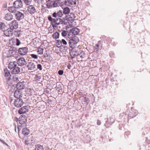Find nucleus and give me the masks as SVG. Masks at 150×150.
Returning a JSON list of instances; mask_svg holds the SVG:
<instances>
[{
  "mask_svg": "<svg viewBox=\"0 0 150 150\" xmlns=\"http://www.w3.org/2000/svg\"><path fill=\"white\" fill-rule=\"evenodd\" d=\"M24 103L23 100L21 98H17L14 101V105L17 108H20L21 107Z\"/></svg>",
  "mask_w": 150,
  "mask_h": 150,
  "instance_id": "1",
  "label": "nucleus"
},
{
  "mask_svg": "<svg viewBox=\"0 0 150 150\" xmlns=\"http://www.w3.org/2000/svg\"><path fill=\"white\" fill-rule=\"evenodd\" d=\"M13 5L16 8L19 9L22 7L23 3L21 0H16L13 2Z\"/></svg>",
  "mask_w": 150,
  "mask_h": 150,
  "instance_id": "2",
  "label": "nucleus"
},
{
  "mask_svg": "<svg viewBox=\"0 0 150 150\" xmlns=\"http://www.w3.org/2000/svg\"><path fill=\"white\" fill-rule=\"evenodd\" d=\"M18 53L21 55H25L28 52V49L26 47L20 48L18 50Z\"/></svg>",
  "mask_w": 150,
  "mask_h": 150,
  "instance_id": "3",
  "label": "nucleus"
},
{
  "mask_svg": "<svg viewBox=\"0 0 150 150\" xmlns=\"http://www.w3.org/2000/svg\"><path fill=\"white\" fill-rule=\"evenodd\" d=\"M10 28L13 30L16 29L18 27V24L17 22L14 20L11 22L9 24Z\"/></svg>",
  "mask_w": 150,
  "mask_h": 150,
  "instance_id": "4",
  "label": "nucleus"
},
{
  "mask_svg": "<svg viewBox=\"0 0 150 150\" xmlns=\"http://www.w3.org/2000/svg\"><path fill=\"white\" fill-rule=\"evenodd\" d=\"M12 29L10 28H7L4 31V34L7 36L10 37L12 36L13 34V31Z\"/></svg>",
  "mask_w": 150,
  "mask_h": 150,
  "instance_id": "5",
  "label": "nucleus"
},
{
  "mask_svg": "<svg viewBox=\"0 0 150 150\" xmlns=\"http://www.w3.org/2000/svg\"><path fill=\"white\" fill-rule=\"evenodd\" d=\"M4 76L6 78V79L8 81H10L11 79V75L10 71L7 68H5L4 70Z\"/></svg>",
  "mask_w": 150,
  "mask_h": 150,
  "instance_id": "6",
  "label": "nucleus"
},
{
  "mask_svg": "<svg viewBox=\"0 0 150 150\" xmlns=\"http://www.w3.org/2000/svg\"><path fill=\"white\" fill-rule=\"evenodd\" d=\"M29 107L28 106H25L21 108L18 110V113L20 114L25 113L28 111Z\"/></svg>",
  "mask_w": 150,
  "mask_h": 150,
  "instance_id": "7",
  "label": "nucleus"
},
{
  "mask_svg": "<svg viewBox=\"0 0 150 150\" xmlns=\"http://www.w3.org/2000/svg\"><path fill=\"white\" fill-rule=\"evenodd\" d=\"M15 17L18 21H20L24 18V15L20 11H17L15 14Z\"/></svg>",
  "mask_w": 150,
  "mask_h": 150,
  "instance_id": "8",
  "label": "nucleus"
},
{
  "mask_svg": "<svg viewBox=\"0 0 150 150\" xmlns=\"http://www.w3.org/2000/svg\"><path fill=\"white\" fill-rule=\"evenodd\" d=\"M22 91L21 90H16L14 93V97L17 98H20L22 97Z\"/></svg>",
  "mask_w": 150,
  "mask_h": 150,
  "instance_id": "9",
  "label": "nucleus"
},
{
  "mask_svg": "<svg viewBox=\"0 0 150 150\" xmlns=\"http://www.w3.org/2000/svg\"><path fill=\"white\" fill-rule=\"evenodd\" d=\"M27 10L28 12L31 14H34L36 11L35 7L32 5H29L27 7Z\"/></svg>",
  "mask_w": 150,
  "mask_h": 150,
  "instance_id": "10",
  "label": "nucleus"
},
{
  "mask_svg": "<svg viewBox=\"0 0 150 150\" xmlns=\"http://www.w3.org/2000/svg\"><path fill=\"white\" fill-rule=\"evenodd\" d=\"M25 86L23 83L21 82H19L16 85V87L15 88H16V90H21L24 88Z\"/></svg>",
  "mask_w": 150,
  "mask_h": 150,
  "instance_id": "11",
  "label": "nucleus"
},
{
  "mask_svg": "<svg viewBox=\"0 0 150 150\" xmlns=\"http://www.w3.org/2000/svg\"><path fill=\"white\" fill-rule=\"evenodd\" d=\"M67 40H68L69 41L68 42L69 47L71 48L74 47L76 45V44L78 43L73 39H72L71 40H69L67 39Z\"/></svg>",
  "mask_w": 150,
  "mask_h": 150,
  "instance_id": "12",
  "label": "nucleus"
},
{
  "mask_svg": "<svg viewBox=\"0 0 150 150\" xmlns=\"http://www.w3.org/2000/svg\"><path fill=\"white\" fill-rule=\"evenodd\" d=\"M70 33H71L74 35H78L80 32V30L76 27L73 28L70 30Z\"/></svg>",
  "mask_w": 150,
  "mask_h": 150,
  "instance_id": "13",
  "label": "nucleus"
},
{
  "mask_svg": "<svg viewBox=\"0 0 150 150\" xmlns=\"http://www.w3.org/2000/svg\"><path fill=\"white\" fill-rule=\"evenodd\" d=\"M18 62L19 65L20 66H23L27 64V62L23 58H19L18 59Z\"/></svg>",
  "mask_w": 150,
  "mask_h": 150,
  "instance_id": "14",
  "label": "nucleus"
},
{
  "mask_svg": "<svg viewBox=\"0 0 150 150\" xmlns=\"http://www.w3.org/2000/svg\"><path fill=\"white\" fill-rule=\"evenodd\" d=\"M61 4V1L59 0H55L52 3V8H55L59 7L60 5Z\"/></svg>",
  "mask_w": 150,
  "mask_h": 150,
  "instance_id": "15",
  "label": "nucleus"
},
{
  "mask_svg": "<svg viewBox=\"0 0 150 150\" xmlns=\"http://www.w3.org/2000/svg\"><path fill=\"white\" fill-rule=\"evenodd\" d=\"M20 68L16 66L11 71V72L12 74H18L20 72Z\"/></svg>",
  "mask_w": 150,
  "mask_h": 150,
  "instance_id": "16",
  "label": "nucleus"
},
{
  "mask_svg": "<svg viewBox=\"0 0 150 150\" xmlns=\"http://www.w3.org/2000/svg\"><path fill=\"white\" fill-rule=\"evenodd\" d=\"M4 18L7 21H11L13 19L12 15L11 13H7L5 16Z\"/></svg>",
  "mask_w": 150,
  "mask_h": 150,
  "instance_id": "17",
  "label": "nucleus"
},
{
  "mask_svg": "<svg viewBox=\"0 0 150 150\" xmlns=\"http://www.w3.org/2000/svg\"><path fill=\"white\" fill-rule=\"evenodd\" d=\"M17 66V63L16 62H11L8 65V67L11 69H13Z\"/></svg>",
  "mask_w": 150,
  "mask_h": 150,
  "instance_id": "18",
  "label": "nucleus"
},
{
  "mask_svg": "<svg viewBox=\"0 0 150 150\" xmlns=\"http://www.w3.org/2000/svg\"><path fill=\"white\" fill-rule=\"evenodd\" d=\"M22 133L24 135H27L30 134V130L27 127H25L23 129Z\"/></svg>",
  "mask_w": 150,
  "mask_h": 150,
  "instance_id": "19",
  "label": "nucleus"
},
{
  "mask_svg": "<svg viewBox=\"0 0 150 150\" xmlns=\"http://www.w3.org/2000/svg\"><path fill=\"white\" fill-rule=\"evenodd\" d=\"M137 115V113L135 111L131 110L128 114V116L131 118H133L135 117Z\"/></svg>",
  "mask_w": 150,
  "mask_h": 150,
  "instance_id": "20",
  "label": "nucleus"
},
{
  "mask_svg": "<svg viewBox=\"0 0 150 150\" xmlns=\"http://www.w3.org/2000/svg\"><path fill=\"white\" fill-rule=\"evenodd\" d=\"M54 40H56L59 38V33L58 32L56 31L54 33L52 36Z\"/></svg>",
  "mask_w": 150,
  "mask_h": 150,
  "instance_id": "21",
  "label": "nucleus"
},
{
  "mask_svg": "<svg viewBox=\"0 0 150 150\" xmlns=\"http://www.w3.org/2000/svg\"><path fill=\"white\" fill-rule=\"evenodd\" d=\"M8 10L10 11L12 13H15L16 12L17 10L15 8L14 6H12L8 7Z\"/></svg>",
  "mask_w": 150,
  "mask_h": 150,
  "instance_id": "22",
  "label": "nucleus"
},
{
  "mask_svg": "<svg viewBox=\"0 0 150 150\" xmlns=\"http://www.w3.org/2000/svg\"><path fill=\"white\" fill-rule=\"evenodd\" d=\"M7 27L5 25V23H3L0 22V29L2 30L3 31L6 30Z\"/></svg>",
  "mask_w": 150,
  "mask_h": 150,
  "instance_id": "23",
  "label": "nucleus"
},
{
  "mask_svg": "<svg viewBox=\"0 0 150 150\" xmlns=\"http://www.w3.org/2000/svg\"><path fill=\"white\" fill-rule=\"evenodd\" d=\"M70 9L68 7H66L64 8L63 10V13L65 14H68L69 13Z\"/></svg>",
  "mask_w": 150,
  "mask_h": 150,
  "instance_id": "24",
  "label": "nucleus"
},
{
  "mask_svg": "<svg viewBox=\"0 0 150 150\" xmlns=\"http://www.w3.org/2000/svg\"><path fill=\"white\" fill-rule=\"evenodd\" d=\"M76 52L74 51V50H71V51L69 52L70 55L71 56V58L72 59L74 58H75L76 56Z\"/></svg>",
  "mask_w": 150,
  "mask_h": 150,
  "instance_id": "25",
  "label": "nucleus"
},
{
  "mask_svg": "<svg viewBox=\"0 0 150 150\" xmlns=\"http://www.w3.org/2000/svg\"><path fill=\"white\" fill-rule=\"evenodd\" d=\"M28 64H30V70H33L34 69L36 68V65L34 64L32 62H28Z\"/></svg>",
  "mask_w": 150,
  "mask_h": 150,
  "instance_id": "26",
  "label": "nucleus"
},
{
  "mask_svg": "<svg viewBox=\"0 0 150 150\" xmlns=\"http://www.w3.org/2000/svg\"><path fill=\"white\" fill-rule=\"evenodd\" d=\"M48 20L51 21V24H53V23H56L55 19L52 18L51 16L49 15L48 17Z\"/></svg>",
  "mask_w": 150,
  "mask_h": 150,
  "instance_id": "27",
  "label": "nucleus"
},
{
  "mask_svg": "<svg viewBox=\"0 0 150 150\" xmlns=\"http://www.w3.org/2000/svg\"><path fill=\"white\" fill-rule=\"evenodd\" d=\"M27 117L24 115H22L20 116L19 118V120L25 121H27Z\"/></svg>",
  "mask_w": 150,
  "mask_h": 150,
  "instance_id": "28",
  "label": "nucleus"
},
{
  "mask_svg": "<svg viewBox=\"0 0 150 150\" xmlns=\"http://www.w3.org/2000/svg\"><path fill=\"white\" fill-rule=\"evenodd\" d=\"M17 49L16 47H13L11 48V50H10L9 52L10 53L12 54L14 52H15V53L16 52H17Z\"/></svg>",
  "mask_w": 150,
  "mask_h": 150,
  "instance_id": "29",
  "label": "nucleus"
},
{
  "mask_svg": "<svg viewBox=\"0 0 150 150\" xmlns=\"http://www.w3.org/2000/svg\"><path fill=\"white\" fill-rule=\"evenodd\" d=\"M63 20L64 21V24L65 25H66L67 24V23H68V16L66 15V16L63 17Z\"/></svg>",
  "mask_w": 150,
  "mask_h": 150,
  "instance_id": "30",
  "label": "nucleus"
},
{
  "mask_svg": "<svg viewBox=\"0 0 150 150\" xmlns=\"http://www.w3.org/2000/svg\"><path fill=\"white\" fill-rule=\"evenodd\" d=\"M56 44L57 45V47H60L61 46H62V41L60 40H56Z\"/></svg>",
  "mask_w": 150,
  "mask_h": 150,
  "instance_id": "31",
  "label": "nucleus"
},
{
  "mask_svg": "<svg viewBox=\"0 0 150 150\" xmlns=\"http://www.w3.org/2000/svg\"><path fill=\"white\" fill-rule=\"evenodd\" d=\"M111 125L109 123V120L108 118H107V120L106 121V122L105 124V126L106 128H108L110 127Z\"/></svg>",
  "mask_w": 150,
  "mask_h": 150,
  "instance_id": "32",
  "label": "nucleus"
},
{
  "mask_svg": "<svg viewBox=\"0 0 150 150\" xmlns=\"http://www.w3.org/2000/svg\"><path fill=\"white\" fill-rule=\"evenodd\" d=\"M68 32H69L68 31H66L65 30H62L61 33V35L63 37H65L67 35V33Z\"/></svg>",
  "mask_w": 150,
  "mask_h": 150,
  "instance_id": "33",
  "label": "nucleus"
},
{
  "mask_svg": "<svg viewBox=\"0 0 150 150\" xmlns=\"http://www.w3.org/2000/svg\"><path fill=\"white\" fill-rule=\"evenodd\" d=\"M23 1L26 5H28L31 4L32 0H23Z\"/></svg>",
  "mask_w": 150,
  "mask_h": 150,
  "instance_id": "34",
  "label": "nucleus"
},
{
  "mask_svg": "<svg viewBox=\"0 0 150 150\" xmlns=\"http://www.w3.org/2000/svg\"><path fill=\"white\" fill-rule=\"evenodd\" d=\"M58 17H62L63 16V12L61 10H59L57 13Z\"/></svg>",
  "mask_w": 150,
  "mask_h": 150,
  "instance_id": "35",
  "label": "nucleus"
},
{
  "mask_svg": "<svg viewBox=\"0 0 150 150\" xmlns=\"http://www.w3.org/2000/svg\"><path fill=\"white\" fill-rule=\"evenodd\" d=\"M34 79L36 82H38L40 81V79H41V76L38 75H36Z\"/></svg>",
  "mask_w": 150,
  "mask_h": 150,
  "instance_id": "36",
  "label": "nucleus"
},
{
  "mask_svg": "<svg viewBox=\"0 0 150 150\" xmlns=\"http://www.w3.org/2000/svg\"><path fill=\"white\" fill-rule=\"evenodd\" d=\"M38 52L39 54H42L43 53V49L40 47H39L38 48Z\"/></svg>",
  "mask_w": 150,
  "mask_h": 150,
  "instance_id": "37",
  "label": "nucleus"
},
{
  "mask_svg": "<svg viewBox=\"0 0 150 150\" xmlns=\"http://www.w3.org/2000/svg\"><path fill=\"white\" fill-rule=\"evenodd\" d=\"M44 56L45 57H47L46 61H48L50 59V55L47 54V53H44ZM47 62V61H46Z\"/></svg>",
  "mask_w": 150,
  "mask_h": 150,
  "instance_id": "38",
  "label": "nucleus"
},
{
  "mask_svg": "<svg viewBox=\"0 0 150 150\" xmlns=\"http://www.w3.org/2000/svg\"><path fill=\"white\" fill-rule=\"evenodd\" d=\"M82 100L84 102H85L86 103H88L89 102V98H88L85 97H84L83 98H82Z\"/></svg>",
  "mask_w": 150,
  "mask_h": 150,
  "instance_id": "39",
  "label": "nucleus"
},
{
  "mask_svg": "<svg viewBox=\"0 0 150 150\" xmlns=\"http://www.w3.org/2000/svg\"><path fill=\"white\" fill-rule=\"evenodd\" d=\"M36 146H37L38 148V150H43V147L41 145H40L39 144H37V145Z\"/></svg>",
  "mask_w": 150,
  "mask_h": 150,
  "instance_id": "40",
  "label": "nucleus"
},
{
  "mask_svg": "<svg viewBox=\"0 0 150 150\" xmlns=\"http://www.w3.org/2000/svg\"><path fill=\"white\" fill-rule=\"evenodd\" d=\"M16 45L17 46H19L21 44V42L20 41L18 38H16Z\"/></svg>",
  "mask_w": 150,
  "mask_h": 150,
  "instance_id": "41",
  "label": "nucleus"
},
{
  "mask_svg": "<svg viewBox=\"0 0 150 150\" xmlns=\"http://www.w3.org/2000/svg\"><path fill=\"white\" fill-rule=\"evenodd\" d=\"M109 123L111 125H112V124L113 123L114 121V119L111 117L109 118Z\"/></svg>",
  "mask_w": 150,
  "mask_h": 150,
  "instance_id": "42",
  "label": "nucleus"
},
{
  "mask_svg": "<svg viewBox=\"0 0 150 150\" xmlns=\"http://www.w3.org/2000/svg\"><path fill=\"white\" fill-rule=\"evenodd\" d=\"M99 45L96 44L94 47V50H96V52H98L99 50Z\"/></svg>",
  "mask_w": 150,
  "mask_h": 150,
  "instance_id": "43",
  "label": "nucleus"
},
{
  "mask_svg": "<svg viewBox=\"0 0 150 150\" xmlns=\"http://www.w3.org/2000/svg\"><path fill=\"white\" fill-rule=\"evenodd\" d=\"M76 0H71V3H68L71 5H72L76 4Z\"/></svg>",
  "mask_w": 150,
  "mask_h": 150,
  "instance_id": "44",
  "label": "nucleus"
},
{
  "mask_svg": "<svg viewBox=\"0 0 150 150\" xmlns=\"http://www.w3.org/2000/svg\"><path fill=\"white\" fill-rule=\"evenodd\" d=\"M18 77H16V75H15L13 76L12 80L14 81H17L18 80Z\"/></svg>",
  "mask_w": 150,
  "mask_h": 150,
  "instance_id": "45",
  "label": "nucleus"
},
{
  "mask_svg": "<svg viewBox=\"0 0 150 150\" xmlns=\"http://www.w3.org/2000/svg\"><path fill=\"white\" fill-rule=\"evenodd\" d=\"M72 39H73L75 41L77 42H78L79 40V38L76 36L74 35H73V38H72Z\"/></svg>",
  "mask_w": 150,
  "mask_h": 150,
  "instance_id": "46",
  "label": "nucleus"
},
{
  "mask_svg": "<svg viewBox=\"0 0 150 150\" xmlns=\"http://www.w3.org/2000/svg\"><path fill=\"white\" fill-rule=\"evenodd\" d=\"M67 37L69 39V40H71V39H72V38H73V35L71 33H69L67 34Z\"/></svg>",
  "mask_w": 150,
  "mask_h": 150,
  "instance_id": "47",
  "label": "nucleus"
},
{
  "mask_svg": "<svg viewBox=\"0 0 150 150\" xmlns=\"http://www.w3.org/2000/svg\"><path fill=\"white\" fill-rule=\"evenodd\" d=\"M24 144L28 146H30L32 145V143L31 142V143H30L29 141H25Z\"/></svg>",
  "mask_w": 150,
  "mask_h": 150,
  "instance_id": "48",
  "label": "nucleus"
},
{
  "mask_svg": "<svg viewBox=\"0 0 150 150\" xmlns=\"http://www.w3.org/2000/svg\"><path fill=\"white\" fill-rule=\"evenodd\" d=\"M68 23H69L70 21H72L73 20V18H72L71 16L69 17L68 16Z\"/></svg>",
  "mask_w": 150,
  "mask_h": 150,
  "instance_id": "49",
  "label": "nucleus"
},
{
  "mask_svg": "<svg viewBox=\"0 0 150 150\" xmlns=\"http://www.w3.org/2000/svg\"><path fill=\"white\" fill-rule=\"evenodd\" d=\"M37 68L39 69L40 70H41L42 69V66L40 64H38L37 66Z\"/></svg>",
  "mask_w": 150,
  "mask_h": 150,
  "instance_id": "50",
  "label": "nucleus"
},
{
  "mask_svg": "<svg viewBox=\"0 0 150 150\" xmlns=\"http://www.w3.org/2000/svg\"><path fill=\"white\" fill-rule=\"evenodd\" d=\"M31 56L33 58L37 59L38 58V56L36 54H30Z\"/></svg>",
  "mask_w": 150,
  "mask_h": 150,
  "instance_id": "51",
  "label": "nucleus"
},
{
  "mask_svg": "<svg viewBox=\"0 0 150 150\" xmlns=\"http://www.w3.org/2000/svg\"><path fill=\"white\" fill-rule=\"evenodd\" d=\"M18 120L19 124H20V125H22L23 124H24L26 122V121H22L19 120Z\"/></svg>",
  "mask_w": 150,
  "mask_h": 150,
  "instance_id": "52",
  "label": "nucleus"
},
{
  "mask_svg": "<svg viewBox=\"0 0 150 150\" xmlns=\"http://www.w3.org/2000/svg\"><path fill=\"white\" fill-rule=\"evenodd\" d=\"M62 44L63 45H66L67 44V41L64 39H62Z\"/></svg>",
  "mask_w": 150,
  "mask_h": 150,
  "instance_id": "53",
  "label": "nucleus"
},
{
  "mask_svg": "<svg viewBox=\"0 0 150 150\" xmlns=\"http://www.w3.org/2000/svg\"><path fill=\"white\" fill-rule=\"evenodd\" d=\"M64 73V71L63 70H59L58 72V74L59 75H62Z\"/></svg>",
  "mask_w": 150,
  "mask_h": 150,
  "instance_id": "54",
  "label": "nucleus"
},
{
  "mask_svg": "<svg viewBox=\"0 0 150 150\" xmlns=\"http://www.w3.org/2000/svg\"><path fill=\"white\" fill-rule=\"evenodd\" d=\"M52 16L54 17H56L57 16V13H56L55 12H54L52 14Z\"/></svg>",
  "mask_w": 150,
  "mask_h": 150,
  "instance_id": "55",
  "label": "nucleus"
},
{
  "mask_svg": "<svg viewBox=\"0 0 150 150\" xmlns=\"http://www.w3.org/2000/svg\"><path fill=\"white\" fill-rule=\"evenodd\" d=\"M23 125H19L18 126V131H20V130L21 129V127H22Z\"/></svg>",
  "mask_w": 150,
  "mask_h": 150,
  "instance_id": "56",
  "label": "nucleus"
},
{
  "mask_svg": "<svg viewBox=\"0 0 150 150\" xmlns=\"http://www.w3.org/2000/svg\"><path fill=\"white\" fill-rule=\"evenodd\" d=\"M64 21L63 20V18H61V20H59V22H60V24H64Z\"/></svg>",
  "mask_w": 150,
  "mask_h": 150,
  "instance_id": "57",
  "label": "nucleus"
},
{
  "mask_svg": "<svg viewBox=\"0 0 150 150\" xmlns=\"http://www.w3.org/2000/svg\"><path fill=\"white\" fill-rule=\"evenodd\" d=\"M97 124L98 125H100L101 124V122L100 120H98L97 122Z\"/></svg>",
  "mask_w": 150,
  "mask_h": 150,
  "instance_id": "58",
  "label": "nucleus"
},
{
  "mask_svg": "<svg viewBox=\"0 0 150 150\" xmlns=\"http://www.w3.org/2000/svg\"><path fill=\"white\" fill-rule=\"evenodd\" d=\"M47 101L48 103H49V104H51L52 103V101L51 100L48 99H47Z\"/></svg>",
  "mask_w": 150,
  "mask_h": 150,
  "instance_id": "59",
  "label": "nucleus"
},
{
  "mask_svg": "<svg viewBox=\"0 0 150 150\" xmlns=\"http://www.w3.org/2000/svg\"><path fill=\"white\" fill-rule=\"evenodd\" d=\"M53 28H55L57 27V25H56L55 23H53L51 24Z\"/></svg>",
  "mask_w": 150,
  "mask_h": 150,
  "instance_id": "60",
  "label": "nucleus"
},
{
  "mask_svg": "<svg viewBox=\"0 0 150 150\" xmlns=\"http://www.w3.org/2000/svg\"><path fill=\"white\" fill-rule=\"evenodd\" d=\"M130 132L128 131L126 132L125 133V135H128L130 134Z\"/></svg>",
  "mask_w": 150,
  "mask_h": 150,
  "instance_id": "61",
  "label": "nucleus"
},
{
  "mask_svg": "<svg viewBox=\"0 0 150 150\" xmlns=\"http://www.w3.org/2000/svg\"><path fill=\"white\" fill-rule=\"evenodd\" d=\"M70 14H71L70 16H71L72 17V18L74 19V18H75V15L74 13H71Z\"/></svg>",
  "mask_w": 150,
  "mask_h": 150,
  "instance_id": "62",
  "label": "nucleus"
},
{
  "mask_svg": "<svg viewBox=\"0 0 150 150\" xmlns=\"http://www.w3.org/2000/svg\"><path fill=\"white\" fill-rule=\"evenodd\" d=\"M56 22H57L59 20H61V18H57L56 19H55Z\"/></svg>",
  "mask_w": 150,
  "mask_h": 150,
  "instance_id": "63",
  "label": "nucleus"
},
{
  "mask_svg": "<svg viewBox=\"0 0 150 150\" xmlns=\"http://www.w3.org/2000/svg\"><path fill=\"white\" fill-rule=\"evenodd\" d=\"M13 98L12 97H9V101L10 103H11L13 100Z\"/></svg>",
  "mask_w": 150,
  "mask_h": 150,
  "instance_id": "64",
  "label": "nucleus"
}]
</instances>
